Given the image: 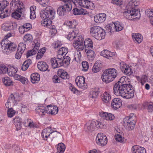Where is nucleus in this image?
<instances>
[{
    "instance_id": "obj_1",
    "label": "nucleus",
    "mask_w": 153,
    "mask_h": 153,
    "mask_svg": "<svg viewBox=\"0 0 153 153\" xmlns=\"http://www.w3.org/2000/svg\"><path fill=\"white\" fill-rule=\"evenodd\" d=\"M127 78L122 77L114 85L113 91L116 95L129 99L134 97L135 89L133 86L127 83Z\"/></svg>"
},
{
    "instance_id": "obj_2",
    "label": "nucleus",
    "mask_w": 153,
    "mask_h": 153,
    "mask_svg": "<svg viewBox=\"0 0 153 153\" xmlns=\"http://www.w3.org/2000/svg\"><path fill=\"white\" fill-rule=\"evenodd\" d=\"M123 14L124 17L126 19L129 20L139 19L140 17V10H135L134 11L132 9L126 8Z\"/></svg>"
},
{
    "instance_id": "obj_3",
    "label": "nucleus",
    "mask_w": 153,
    "mask_h": 153,
    "mask_svg": "<svg viewBox=\"0 0 153 153\" xmlns=\"http://www.w3.org/2000/svg\"><path fill=\"white\" fill-rule=\"evenodd\" d=\"M72 8V5L70 2H66L63 6L58 8L57 13L59 16H62L64 15L67 12L71 11Z\"/></svg>"
},
{
    "instance_id": "obj_4",
    "label": "nucleus",
    "mask_w": 153,
    "mask_h": 153,
    "mask_svg": "<svg viewBox=\"0 0 153 153\" xmlns=\"http://www.w3.org/2000/svg\"><path fill=\"white\" fill-rule=\"evenodd\" d=\"M119 65L121 71L125 74L129 76L132 74L131 66H129L123 62H120Z\"/></svg>"
},
{
    "instance_id": "obj_5",
    "label": "nucleus",
    "mask_w": 153,
    "mask_h": 153,
    "mask_svg": "<svg viewBox=\"0 0 153 153\" xmlns=\"http://www.w3.org/2000/svg\"><path fill=\"white\" fill-rule=\"evenodd\" d=\"M10 6L13 7L12 9L17 10L19 12H21L22 10L24 9L23 3L19 0H12L10 3Z\"/></svg>"
},
{
    "instance_id": "obj_6",
    "label": "nucleus",
    "mask_w": 153,
    "mask_h": 153,
    "mask_svg": "<svg viewBox=\"0 0 153 153\" xmlns=\"http://www.w3.org/2000/svg\"><path fill=\"white\" fill-rule=\"evenodd\" d=\"M128 118H125L123 121L124 127L128 131L133 130L136 124V120H132L131 119L127 120Z\"/></svg>"
},
{
    "instance_id": "obj_7",
    "label": "nucleus",
    "mask_w": 153,
    "mask_h": 153,
    "mask_svg": "<svg viewBox=\"0 0 153 153\" xmlns=\"http://www.w3.org/2000/svg\"><path fill=\"white\" fill-rule=\"evenodd\" d=\"M53 133L54 131H51V128L48 127L42 130L41 134L42 137L44 140H47L49 139L54 137L53 136Z\"/></svg>"
},
{
    "instance_id": "obj_8",
    "label": "nucleus",
    "mask_w": 153,
    "mask_h": 153,
    "mask_svg": "<svg viewBox=\"0 0 153 153\" xmlns=\"http://www.w3.org/2000/svg\"><path fill=\"white\" fill-rule=\"evenodd\" d=\"M96 143L98 145L104 146L107 144V139L106 137L102 133H98L96 137Z\"/></svg>"
},
{
    "instance_id": "obj_9",
    "label": "nucleus",
    "mask_w": 153,
    "mask_h": 153,
    "mask_svg": "<svg viewBox=\"0 0 153 153\" xmlns=\"http://www.w3.org/2000/svg\"><path fill=\"white\" fill-rule=\"evenodd\" d=\"M75 82L77 86L81 89H85L87 87V84L85 82V78L83 76L77 77L75 79Z\"/></svg>"
},
{
    "instance_id": "obj_10",
    "label": "nucleus",
    "mask_w": 153,
    "mask_h": 153,
    "mask_svg": "<svg viewBox=\"0 0 153 153\" xmlns=\"http://www.w3.org/2000/svg\"><path fill=\"white\" fill-rule=\"evenodd\" d=\"M17 25L15 23L6 22L2 24V29L5 31H9L14 30L17 27Z\"/></svg>"
},
{
    "instance_id": "obj_11",
    "label": "nucleus",
    "mask_w": 153,
    "mask_h": 153,
    "mask_svg": "<svg viewBox=\"0 0 153 153\" xmlns=\"http://www.w3.org/2000/svg\"><path fill=\"white\" fill-rule=\"evenodd\" d=\"M35 111L36 114L42 117L45 115L46 113L48 114L49 112V111H48L47 107H45L43 106H38Z\"/></svg>"
},
{
    "instance_id": "obj_12",
    "label": "nucleus",
    "mask_w": 153,
    "mask_h": 153,
    "mask_svg": "<svg viewBox=\"0 0 153 153\" xmlns=\"http://www.w3.org/2000/svg\"><path fill=\"white\" fill-rule=\"evenodd\" d=\"M23 95V93L15 92L14 94H12L10 96L9 100H11L13 103L14 101H19L21 100Z\"/></svg>"
},
{
    "instance_id": "obj_13",
    "label": "nucleus",
    "mask_w": 153,
    "mask_h": 153,
    "mask_svg": "<svg viewBox=\"0 0 153 153\" xmlns=\"http://www.w3.org/2000/svg\"><path fill=\"white\" fill-rule=\"evenodd\" d=\"M110 71L109 68L107 69L104 71L101 76V79L102 81L106 83L111 82V80L108 77L111 76Z\"/></svg>"
},
{
    "instance_id": "obj_14",
    "label": "nucleus",
    "mask_w": 153,
    "mask_h": 153,
    "mask_svg": "<svg viewBox=\"0 0 153 153\" xmlns=\"http://www.w3.org/2000/svg\"><path fill=\"white\" fill-rule=\"evenodd\" d=\"M95 122L89 121L86 123L84 127V130L86 132H91L94 130L95 128Z\"/></svg>"
},
{
    "instance_id": "obj_15",
    "label": "nucleus",
    "mask_w": 153,
    "mask_h": 153,
    "mask_svg": "<svg viewBox=\"0 0 153 153\" xmlns=\"http://www.w3.org/2000/svg\"><path fill=\"white\" fill-rule=\"evenodd\" d=\"M76 7L73 10V13L75 15H85L87 14V11L85 9L82 8H80L78 6H76Z\"/></svg>"
},
{
    "instance_id": "obj_16",
    "label": "nucleus",
    "mask_w": 153,
    "mask_h": 153,
    "mask_svg": "<svg viewBox=\"0 0 153 153\" xmlns=\"http://www.w3.org/2000/svg\"><path fill=\"white\" fill-rule=\"evenodd\" d=\"M99 115L103 119H105L107 120H112L115 118L114 115L110 113L102 111L99 112Z\"/></svg>"
},
{
    "instance_id": "obj_17",
    "label": "nucleus",
    "mask_w": 153,
    "mask_h": 153,
    "mask_svg": "<svg viewBox=\"0 0 153 153\" xmlns=\"http://www.w3.org/2000/svg\"><path fill=\"white\" fill-rule=\"evenodd\" d=\"M131 150L132 153H146L145 149L144 147L138 145L133 146Z\"/></svg>"
},
{
    "instance_id": "obj_18",
    "label": "nucleus",
    "mask_w": 153,
    "mask_h": 153,
    "mask_svg": "<svg viewBox=\"0 0 153 153\" xmlns=\"http://www.w3.org/2000/svg\"><path fill=\"white\" fill-rule=\"evenodd\" d=\"M106 16V14L104 13L97 14L94 17V21L97 23L103 22L105 20Z\"/></svg>"
},
{
    "instance_id": "obj_19",
    "label": "nucleus",
    "mask_w": 153,
    "mask_h": 153,
    "mask_svg": "<svg viewBox=\"0 0 153 153\" xmlns=\"http://www.w3.org/2000/svg\"><path fill=\"white\" fill-rule=\"evenodd\" d=\"M46 11L48 15L47 18L50 19H53L55 17V12L53 9L51 7H48L46 8Z\"/></svg>"
},
{
    "instance_id": "obj_20",
    "label": "nucleus",
    "mask_w": 153,
    "mask_h": 153,
    "mask_svg": "<svg viewBox=\"0 0 153 153\" xmlns=\"http://www.w3.org/2000/svg\"><path fill=\"white\" fill-rule=\"evenodd\" d=\"M111 105L112 108L115 109H117L122 105L121 100L119 98H114L112 101Z\"/></svg>"
},
{
    "instance_id": "obj_21",
    "label": "nucleus",
    "mask_w": 153,
    "mask_h": 153,
    "mask_svg": "<svg viewBox=\"0 0 153 153\" xmlns=\"http://www.w3.org/2000/svg\"><path fill=\"white\" fill-rule=\"evenodd\" d=\"M115 53L111 52L107 50H104L101 52L100 55L106 58L111 59L115 56Z\"/></svg>"
},
{
    "instance_id": "obj_22",
    "label": "nucleus",
    "mask_w": 153,
    "mask_h": 153,
    "mask_svg": "<svg viewBox=\"0 0 153 153\" xmlns=\"http://www.w3.org/2000/svg\"><path fill=\"white\" fill-rule=\"evenodd\" d=\"M37 67L40 71H50V70L48 69V66L46 63L44 62H39L37 64Z\"/></svg>"
},
{
    "instance_id": "obj_23",
    "label": "nucleus",
    "mask_w": 153,
    "mask_h": 153,
    "mask_svg": "<svg viewBox=\"0 0 153 153\" xmlns=\"http://www.w3.org/2000/svg\"><path fill=\"white\" fill-rule=\"evenodd\" d=\"M138 5V3L135 0H132L129 1L126 7V8L128 9H132L134 11L135 10H140L136 9L135 7Z\"/></svg>"
},
{
    "instance_id": "obj_24",
    "label": "nucleus",
    "mask_w": 153,
    "mask_h": 153,
    "mask_svg": "<svg viewBox=\"0 0 153 153\" xmlns=\"http://www.w3.org/2000/svg\"><path fill=\"white\" fill-rule=\"evenodd\" d=\"M48 111L49 112L48 114H51L52 115H55L56 114L58 111V108L56 106H53L50 105L47 106Z\"/></svg>"
},
{
    "instance_id": "obj_25",
    "label": "nucleus",
    "mask_w": 153,
    "mask_h": 153,
    "mask_svg": "<svg viewBox=\"0 0 153 153\" xmlns=\"http://www.w3.org/2000/svg\"><path fill=\"white\" fill-rule=\"evenodd\" d=\"M101 27L98 26H94L91 27L90 28V33L91 35L95 38L96 36V35L98 34Z\"/></svg>"
},
{
    "instance_id": "obj_26",
    "label": "nucleus",
    "mask_w": 153,
    "mask_h": 153,
    "mask_svg": "<svg viewBox=\"0 0 153 153\" xmlns=\"http://www.w3.org/2000/svg\"><path fill=\"white\" fill-rule=\"evenodd\" d=\"M73 45L77 51H82L84 48L83 42H81L79 41H75L73 44Z\"/></svg>"
},
{
    "instance_id": "obj_27",
    "label": "nucleus",
    "mask_w": 153,
    "mask_h": 153,
    "mask_svg": "<svg viewBox=\"0 0 153 153\" xmlns=\"http://www.w3.org/2000/svg\"><path fill=\"white\" fill-rule=\"evenodd\" d=\"M31 82L33 83H36L39 81L40 76L38 73H34L30 76Z\"/></svg>"
},
{
    "instance_id": "obj_28",
    "label": "nucleus",
    "mask_w": 153,
    "mask_h": 153,
    "mask_svg": "<svg viewBox=\"0 0 153 153\" xmlns=\"http://www.w3.org/2000/svg\"><path fill=\"white\" fill-rule=\"evenodd\" d=\"M97 35L95 38L97 40H100L105 38V30L101 28Z\"/></svg>"
},
{
    "instance_id": "obj_29",
    "label": "nucleus",
    "mask_w": 153,
    "mask_h": 153,
    "mask_svg": "<svg viewBox=\"0 0 153 153\" xmlns=\"http://www.w3.org/2000/svg\"><path fill=\"white\" fill-rule=\"evenodd\" d=\"M58 74L60 77L63 79H68L69 76L67 73L64 70L60 69L58 71Z\"/></svg>"
},
{
    "instance_id": "obj_30",
    "label": "nucleus",
    "mask_w": 153,
    "mask_h": 153,
    "mask_svg": "<svg viewBox=\"0 0 153 153\" xmlns=\"http://www.w3.org/2000/svg\"><path fill=\"white\" fill-rule=\"evenodd\" d=\"M100 92L99 88H96L90 91V97L93 99L97 98Z\"/></svg>"
},
{
    "instance_id": "obj_31",
    "label": "nucleus",
    "mask_w": 153,
    "mask_h": 153,
    "mask_svg": "<svg viewBox=\"0 0 153 153\" xmlns=\"http://www.w3.org/2000/svg\"><path fill=\"white\" fill-rule=\"evenodd\" d=\"M101 98L102 100L105 103L109 102L111 99V95L108 93L106 91L101 96Z\"/></svg>"
},
{
    "instance_id": "obj_32",
    "label": "nucleus",
    "mask_w": 153,
    "mask_h": 153,
    "mask_svg": "<svg viewBox=\"0 0 153 153\" xmlns=\"http://www.w3.org/2000/svg\"><path fill=\"white\" fill-rule=\"evenodd\" d=\"M132 38L134 41H136L138 43H140L142 41L143 37L139 33H133Z\"/></svg>"
},
{
    "instance_id": "obj_33",
    "label": "nucleus",
    "mask_w": 153,
    "mask_h": 153,
    "mask_svg": "<svg viewBox=\"0 0 153 153\" xmlns=\"http://www.w3.org/2000/svg\"><path fill=\"white\" fill-rule=\"evenodd\" d=\"M85 49H91L93 48V42L90 39H86L84 41Z\"/></svg>"
},
{
    "instance_id": "obj_34",
    "label": "nucleus",
    "mask_w": 153,
    "mask_h": 153,
    "mask_svg": "<svg viewBox=\"0 0 153 153\" xmlns=\"http://www.w3.org/2000/svg\"><path fill=\"white\" fill-rule=\"evenodd\" d=\"M8 41L6 40L2 41L0 43V51L3 52H5L7 50Z\"/></svg>"
},
{
    "instance_id": "obj_35",
    "label": "nucleus",
    "mask_w": 153,
    "mask_h": 153,
    "mask_svg": "<svg viewBox=\"0 0 153 153\" xmlns=\"http://www.w3.org/2000/svg\"><path fill=\"white\" fill-rule=\"evenodd\" d=\"M109 69L110 71V72L111 74V76H109L108 77L111 80V81H112L117 77V70L115 68H110Z\"/></svg>"
},
{
    "instance_id": "obj_36",
    "label": "nucleus",
    "mask_w": 153,
    "mask_h": 153,
    "mask_svg": "<svg viewBox=\"0 0 153 153\" xmlns=\"http://www.w3.org/2000/svg\"><path fill=\"white\" fill-rule=\"evenodd\" d=\"M85 51L87 54L88 58L91 60H93L95 56L94 52L91 49H85Z\"/></svg>"
},
{
    "instance_id": "obj_37",
    "label": "nucleus",
    "mask_w": 153,
    "mask_h": 153,
    "mask_svg": "<svg viewBox=\"0 0 153 153\" xmlns=\"http://www.w3.org/2000/svg\"><path fill=\"white\" fill-rule=\"evenodd\" d=\"M31 63L32 61L30 59H28L27 60L25 61L23 63L21 67V69L23 71H26Z\"/></svg>"
},
{
    "instance_id": "obj_38",
    "label": "nucleus",
    "mask_w": 153,
    "mask_h": 153,
    "mask_svg": "<svg viewBox=\"0 0 153 153\" xmlns=\"http://www.w3.org/2000/svg\"><path fill=\"white\" fill-rule=\"evenodd\" d=\"M114 29L116 31H119L122 30L123 28L122 25L118 22H115L113 23Z\"/></svg>"
},
{
    "instance_id": "obj_39",
    "label": "nucleus",
    "mask_w": 153,
    "mask_h": 153,
    "mask_svg": "<svg viewBox=\"0 0 153 153\" xmlns=\"http://www.w3.org/2000/svg\"><path fill=\"white\" fill-rule=\"evenodd\" d=\"M102 67V65L101 63L95 62L92 71L94 73H97L99 71Z\"/></svg>"
},
{
    "instance_id": "obj_40",
    "label": "nucleus",
    "mask_w": 153,
    "mask_h": 153,
    "mask_svg": "<svg viewBox=\"0 0 153 153\" xmlns=\"http://www.w3.org/2000/svg\"><path fill=\"white\" fill-rule=\"evenodd\" d=\"M52 21L51 20L47 18L43 19L41 21V25L43 26L48 27Z\"/></svg>"
},
{
    "instance_id": "obj_41",
    "label": "nucleus",
    "mask_w": 153,
    "mask_h": 153,
    "mask_svg": "<svg viewBox=\"0 0 153 153\" xmlns=\"http://www.w3.org/2000/svg\"><path fill=\"white\" fill-rule=\"evenodd\" d=\"M64 24L70 28H75L76 25V21L74 20L73 21H66L65 22Z\"/></svg>"
},
{
    "instance_id": "obj_42",
    "label": "nucleus",
    "mask_w": 153,
    "mask_h": 153,
    "mask_svg": "<svg viewBox=\"0 0 153 153\" xmlns=\"http://www.w3.org/2000/svg\"><path fill=\"white\" fill-rule=\"evenodd\" d=\"M2 82L6 86H10L13 84V82L8 77H5L2 79Z\"/></svg>"
},
{
    "instance_id": "obj_43",
    "label": "nucleus",
    "mask_w": 153,
    "mask_h": 153,
    "mask_svg": "<svg viewBox=\"0 0 153 153\" xmlns=\"http://www.w3.org/2000/svg\"><path fill=\"white\" fill-rule=\"evenodd\" d=\"M46 50V48L45 47H43L39 50L36 56V59H40L42 58L44 53H45Z\"/></svg>"
},
{
    "instance_id": "obj_44",
    "label": "nucleus",
    "mask_w": 153,
    "mask_h": 153,
    "mask_svg": "<svg viewBox=\"0 0 153 153\" xmlns=\"http://www.w3.org/2000/svg\"><path fill=\"white\" fill-rule=\"evenodd\" d=\"M65 145L63 143H59L58 144L57 147V153H63L65 150Z\"/></svg>"
},
{
    "instance_id": "obj_45",
    "label": "nucleus",
    "mask_w": 153,
    "mask_h": 153,
    "mask_svg": "<svg viewBox=\"0 0 153 153\" xmlns=\"http://www.w3.org/2000/svg\"><path fill=\"white\" fill-rule=\"evenodd\" d=\"M18 71L17 68H15L13 66L8 69V74L10 76H12L16 74Z\"/></svg>"
},
{
    "instance_id": "obj_46",
    "label": "nucleus",
    "mask_w": 153,
    "mask_h": 153,
    "mask_svg": "<svg viewBox=\"0 0 153 153\" xmlns=\"http://www.w3.org/2000/svg\"><path fill=\"white\" fill-rule=\"evenodd\" d=\"M14 10V12L12 13V17L15 19H19L21 16V14H22V12L24 11V9L22 10L21 12H19L17 11V10Z\"/></svg>"
},
{
    "instance_id": "obj_47",
    "label": "nucleus",
    "mask_w": 153,
    "mask_h": 153,
    "mask_svg": "<svg viewBox=\"0 0 153 153\" xmlns=\"http://www.w3.org/2000/svg\"><path fill=\"white\" fill-rule=\"evenodd\" d=\"M66 37L69 40H72L77 37V34L73 30L72 32H70L67 35H66Z\"/></svg>"
},
{
    "instance_id": "obj_48",
    "label": "nucleus",
    "mask_w": 153,
    "mask_h": 153,
    "mask_svg": "<svg viewBox=\"0 0 153 153\" xmlns=\"http://www.w3.org/2000/svg\"><path fill=\"white\" fill-rule=\"evenodd\" d=\"M85 0H75V1H74V3L76 5H78L85 7Z\"/></svg>"
},
{
    "instance_id": "obj_49",
    "label": "nucleus",
    "mask_w": 153,
    "mask_h": 153,
    "mask_svg": "<svg viewBox=\"0 0 153 153\" xmlns=\"http://www.w3.org/2000/svg\"><path fill=\"white\" fill-rule=\"evenodd\" d=\"M85 7L88 9H92L94 8V3L89 1L85 0Z\"/></svg>"
},
{
    "instance_id": "obj_50",
    "label": "nucleus",
    "mask_w": 153,
    "mask_h": 153,
    "mask_svg": "<svg viewBox=\"0 0 153 153\" xmlns=\"http://www.w3.org/2000/svg\"><path fill=\"white\" fill-rule=\"evenodd\" d=\"M115 139L117 141L120 143H125L126 141V140L124 137H123L121 135L117 134L115 136Z\"/></svg>"
},
{
    "instance_id": "obj_51",
    "label": "nucleus",
    "mask_w": 153,
    "mask_h": 153,
    "mask_svg": "<svg viewBox=\"0 0 153 153\" xmlns=\"http://www.w3.org/2000/svg\"><path fill=\"white\" fill-rule=\"evenodd\" d=\"M143 105L145 107H147V109L149 112L153 111V104L146 102L143 104Z\"/></svg>"
},
{
    "instance_id": "obj_52",
    "label": "nucleus",
    "mask_w": 153,
    "mask_h": 153,
    "mask_svg": "<svg viewBox=\"0 0 153 153\" xmlns=\"http://www.w3.org/2000/svg\"><path fill=\"white\" fill-rule=\"evenodd\" d=\"M43 7H46L49 4V0H36Z\"/></svg>"
},
{
    "instance_id": "obj_53",
    "label": "nucleus",
    "mask_w": 153,
    "mask_h": 153,
    "mask_svg": "<svg viewBox=\"0 0 153 153\" xmlns=\"http://www.w3.org/2000/svg\"><path fill=\"white\" fill-rule=\"evenodd\" d=\"M51 65L53 68H58L59 65L58 64V61L55 58H52L51 60Z\"/></svg>"
},
{
    "instance_id": "obj_54",
    "label": "nucleus",
    "mask_w": 153,
    "mask_h": 153,
    "mask_svg": "<svg viewBox=\"0 0 153 153\" xmlns=\"http://www.w3.org/2000/svg\"><path fill=\"white\" fill-rule=\"evenodd\" d=\"M16 47L17 45L15 44L8 41L7 50H9L10 51H13L15 50V48H16Z\"/></svg>"
},
{
    "instance_id": "obj_55",
    "label": "nucleus",
    "mask_w": 153,
    "mask_h": 153,
    "mask_svg": "<svg viewBox=\"0 0 153 153\" xmlns=\"http://www.w3.org/2000/svg\"><path fill=\"white\" fill-rule=\"evenodd\" d=\"M26 47V44L23 43H20L18 45V51H21V52L23 53L25 50Z\"/></svg>"
},
{
    "instance_id": "obj_56",
    "label": "nucleus",
    "mask_w": 153,
    "mask_h": 153,
    "mask_svg": "<svg viewBox=\"0 0 153 153\" xmlns=\"http://www.w3.org/2000/svg\"><path fill=\"white\" fill-rule=\"evenodd\" d=\"M8 68L4 65L0 64V73L4 74L7 72Z\"/></svg>"
},
{
    "instance_id": "obj_57",
    "label": "nucleus",
    "mask_w": 153,
    "mask_h": 153,
    "mask_svg": "<svg viewBox=\"0 0 153 153\" xmlns=\"http://www.w3.org/2000/svg\"><path fill=\"white\" fill-rule=\"evenodd\" d=\"M8 10L6 9L5 10H1L0 12V17L1 18H4L8 16Z\"/></svg>"
},
{
    "instance_id": "obj_58",
    "label": "nucleus",
    "mask_w": 153,
    "mask_h": 153,
    "mask_svg": "<svg viewBox=\"0 0 153 153\" xmlns=\"http://www.w3.org/2000/svg\"><path fill=\"white\" fill-rule=\"evenodd\" d=\"M33 39L32 36L30 34H26L24 37V40L25 42H31Z\"/></svg>"
},
{
    "instance_id": "obj_59",
    "label": "nucleus",
    "mask_w": 153,
    "mask_h": 153,
    "mask_svg": "<svg viewBox=\"0 0 153 153\" xmlns=\"http://www.w3.org/2000/svg\"><path fill=\"white\" fill-rule=\"evenodd\" d=\"M15 111L13 108H10L8 109L7 114L9 117H12L15 114Z\"/></svg>"
},
{
    "instance_id": "obj_60",
    "label": "nucleus",
    "mask_w": 153,
    "mask_h": 153,
    "mask_svg": "<svg viewBox=\"0 0 153 153\" xmlns=\"http://www.w3.org/2000/svg\"><path fill=\"white\" fill-rule=\"evenodd\" d=\"M95 126L97 128H102L105 125L104 122H102L97 121H96L95 122Z\"/></svg>"
},
{
    "instance_id": "obj_61",
    "label": "nucleus",
    "mask_w": 153,
    "mask_h": 153,
    "mask_svg": "<svg viewBox=\"0 0 153 153\" xmlns=\"http://www.w3.org/2000/svg\"><path fill=\"white\" fill-rule=\"evenodd\" d=\"M82 70L84 71H87L89 68V65L88 62L86 61H83L82 63Z\"/></svg>"
},
{
    "instance_id": "obj_62",
    "label": "nucleus",
    "mask_w": 153,
    "mask_h": 153,
    "mask_svg": "<svg viewBox=\"0 0 153 153\" xmlns=\"http://www.w3.org/2000/svg\"><path fill=\"white\" fill-rule=\"evenodd\" d=\"M58 51L60 54L62 53L65 56L68 52V49L65 47H62L61 48H60Z\"/></svg>"
},
{
    "instance_id": "obj_63",
    "label": "nucleus",
    "mask_w": 153,
    "mask_h": 153,
    "mask_svg": "<svg viewBox=\"0 0 153 153\" xmlns=\"http://www.w3.org/2000/svg\"><path fill=\"white\" fill-rule=\"evenodd\" d=\"M113 23L110 24L106 26V29L108 30V31L111 33L114 31V26H113Z\"/></svg>"
},
{
    "instance_id": "obj_64",
    "label": "nucleus",
    "mask_w": 153,
    "mask_h": 153,
    "mask_svg": "<svg viewBox=\"0 0 153 153\" xmlns=\"http://www.w3.org/2000/svg\"><path fill=\"white\" fill-rule=\"evenodd\" d=\"M53 82L55 83H60L61 82V79L57 75L54 76L52 78Z\"/></svg>"
}]
</instances>
